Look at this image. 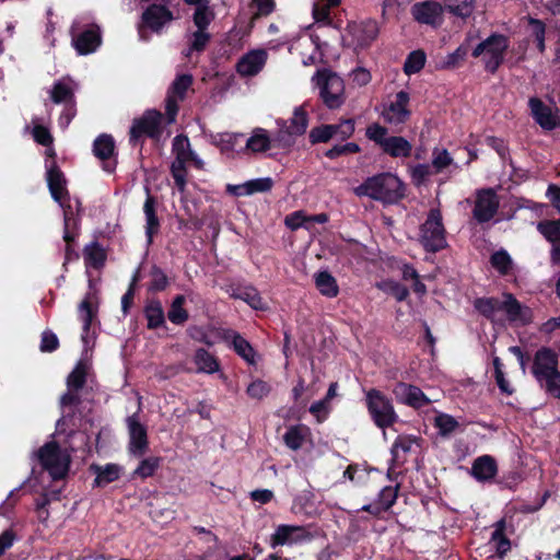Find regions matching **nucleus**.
<instances>
[{
    "mask_svg": "<svg viewBox=\"0 0 560 560\" xmlns=\"http://www.w3.org/2000/svg\"><path fill=\"white\" fill-rule=\"evenodd\" d=\"M357 196H366L383 203H396L405 197L402 182L392 173H380L368 177L354 188Z\"/></svg>",
    "mask_w": 560,
    "mask_h": 560,
    "instance_id": "nucleus-1",
    "label": "nucleus"
},
{
    "mask_svg": "<svg viewBox=\"0 0 560 560\" xmlns=\"http://www.w3.org/2000/svg\"><path fill=\"white\" fill-rule=\"evenodd\" d=\"M172 152L175 159L171 164V175L178 191L184 192L186 190L188 176L186 164L191 162L196 167H200L202 161L191 150L189 138L184 133L177 135L173 139Z\"/></svg>",
    "mask_w": 560,
    "mask_h": 560,
    "instance_id": "nucleus-2",
    "label": "nucleus"
},
{
    "mask_svg": "<svg viewBox=\"0 0 560 560\" xmlns=\"http://www.w3.org/2000/svg\"><path fill=\"white\" fill-rule=\"evenodd\" d=\"M365 406L374 424L382 430L393 427L398 421L393 401L383 392L371 388L365 394Z\"/></svg>",
    "mask_w": 560,
    "mask_h": 560,
    "instance_id": "nucleus-3",
    "label": "nucleus"
},
{
    "mask_svg": "<svg viewBox=\"0 0 560 560\" xmlns=\"http://www.w3.org/2000/svg\"><path fill=\"white\" fill-rule=\"evenodd\" d=\"M37 459L42 468L48 471L54 480L65 478L71 463L68 452L62 450L56 441L47 442L39 447Z\"/></svg>",
    "mask_w": 560,
    "mask_h": 560,
    "instance_id": "nucleus-4",
    "label": "nucleus"
},
{
    "mask_svg": "<svg viewBox=\"0 0 560 560\" xmlns=\"http://www.w3.org/2000/svg\"><path fill=\"white\" fill-rule=\"evenodd\" d=\"M446 231L439 208L430 209L425 221L420 225V243L428 253H438L446 247Z\"/></svg>",
    "mask_w": 560,
    "mask_h": 560,
    "instance_id": "nucleus-5",
    "label": "nucleus"
},
{
    "mask_svg": "<svg viewBox=\"0 0 560 560\" xmlns=\"http://www.w3.org/2000/svg\"><path fill=\"white\" fill-rule=\"evenodd\" d=\"M319 88V95L323 103L330 109L339 108L345 103V83L335 72L323 69L314 77Z\"/></svg>",
    "mask_w": 560,
    "mask_h": 560,
    "instance_id": "nucleus-6",
    "label": "nucleus"
},
{
    "mask_svg": "<svg viewBox=\"0 0 560 560\" xmlns=\"http://www.w3.org/2000/svg\"><path fill=\"white\" fill-rule=\"evenodd\" d=\"M162 113L156 109H148L144 114L133 119L129 130V143L132 147H142L143 137L159 140L162 136Z\"/></svg>",
    "mask_w": 560,
    "mask_h": 560,
    "instance_id": "nucleus-7",
    "label": "nucleus"
},
{
    "mask_svg": "<svg viewBox=\"0 0 560 560\" xmlns=\"http://www.w3.org/2000/svg\"><path fill=\"white\" fill-rule=\"evenodd\" d=\"M355 122L352 118L342 119L338 124H322L313 127L308 133L311 144L327 143L332 138L345 141L353 136Z\"/></svg>",
    "mask_w": 560,
    "mask_h": 560,
    "instance_id": "nucleus-8",
    "label": "nucleus"
},
{
    "mask_svg": "<svg viewBox=\"0 0 560 560\" xmlns=\"http://www.w3.org/2000/svg\"><path fill=\"white\" fill-rule=\"evenodd\" d=\"M559 371V354L547 346L540 347L532 359L530 373L534 378L542 385L544 381L550 378Z\"/></svg>",
    "mask_w": 560,
    "mask_h": 560,
    "instance_id": "nucleus-9",
    "label": "nucleus"
},
{
    "mask_svg": "<svg viewBox=\"0 0 560 560\" xmlns=\"http://www.w3.org/2000/svg\"><path fill=\"white\" fill-rule=\"evenodd\" d=\"M500 201L497 192L492 188H482L477 191L472 218L483 224L491 221L497 214Z\"/></svg>",
    "mask_w": 560,
    "mask_h": 560,
    "instance_id": "nucleus-10",
    "label": "nucleus"
},
{
    "mask_svg": "<svg viewBox=\"0 0 560 560\" xmlns=\"http://www.w3.org/2000/svg\"><path fill=\"white\" fill-rule=\"evenodd\" d=\"M173 20L174 14L165 4L151 3L142 12L139 32L142 28H148L153 33L160 34L164 26Z\"/></svg>",
    "mask_w": 560,
    "mask_h": 560,
    "instance_id": "nucleus-11",
    "label": "nucleus"
},
{
    "mask_svg": "<svg viewBox=\"0 0 560 560\" xmlns=\"http://www.w3.org/2000/svg\"><path fill=\"white\" fill-rule=\"evenodd\" d=\"M412 19L431 27H439L443 22V7L434 0H423L413 3L410 8Z\"/></svg>",
    "mask_w": 560,
    "mask_h": 560,
    "instance_id": "nucleus-12",
    "label": "nucleus"
},
{
    "mask_svg": "<svg viewBox=\"0 0 560 560\" xmlns=\"http://www.w3.org/2000/svg\"><path fill=\"white\" fill-rule=\"evenodd\" d=\"M528 107L535 122L545 131H552L560 127V117L557 114L558 109L553 110L539 97H530L528 100Z\"/></svg>",
    "mask_w": 560,
    "mask_h": 560,
    "instance_id": "nucleus-13",
    "label": "nucleus"
},
{
    "mask_svg": "<svg viewBox=\"0 0 560 560\" xmlns=\"http://www.w3.org/2000/svg\"><path fill=\"white\" fill-rule=\"evenodd\" d=\"M126 421L129 433V453L136 457H142L149 448L147 428L139 421L137 413L127 417Z\"/></svg>",
    "mask_w": 560,
    "mask_h": 560,
    "instance_id": "nucleus-14",
    "label": "nucleus"
},
{
    "mask_svg": "<svg viewBox=\"0 0 560 560\" xmlns=\"http://www.w3.org/2000/svg\"><path fill=\"white\" fill-rule=\"evenodd\" d=\"M47 184L52 199L57 201L65 211V208L70 205V196L66 187L67 180L65 174L56 161H52L47 166Z\"/></svg>",
    "mask_w": 560,
    "mask_h": 560,
    "instance_id": "nucleus-15",
    "label": "nucleus"
},
{
    "mask_svg": "<svg viewBox=\"0 0 560 560\" xmlns=\"http://www.w3.org/2000/svg\"><path fill=\"white\" fill-rule=\"evenodd\" d=\"M313 535L304 527L299 525H279L270 537V547L276 548L292 542L310 541Z\"/></svg>",
    "mask_w": 560,
    "mask_h": 560,
    "instance_id": "nucleus-16",
    "label": "nucleus"
},
{
    "mask_svg": "<svg viewBox=\"0 0 560 560\" xmlns=\"http://www.w3.org/2000/svg\"><path fill=\"white\" fill-rule=\"evenodd\" d=\"M115 149V140L107 133L100 135L93 142V154L103 162V170L107 173H113L117 165L116 159H113Z\"/></svg>",
    "mask_w": 560,
    "mask_h": 560,
    "instance_id": "nucleus-17",
    "label": "nucleus"
},
{
    "mask_svg": "<svg viewBox=\"0 0 560 560\" xmlns=\"http://www.w3.org/2000/svg\"><path fill=\"white\" fill-rule=\"evenodd\" d=\"M102 44L101 28L96 24L90 25L86 30L72 35V45L79 55L94 52Z\"/></svg>",
    "mask_w": 560,
    "mask_h": 560,
    "instance_id": "nucleus-18",
    "label": "nucleus"
},
{
    "mask_svg": "<svg viewBox=\"0 0 560 560\" xmlns=\"http://www.w3.org/2000/svg\"><path fill=\"white\" fill-rule=\"evenodd\" d=\"M219 337L247 363L255 364L256 352L252 345L240 332L233 329H221Z\"/></svg>",
    "mask_w": 560,
    "mask_h": 560,
    "instance_id": "nucleus-19",
    "label": "nucleus"
},
{
    "mask_svg": "<svg viewBox=\"0 0 560 560\" xmlns=\"http://www.w3.org/2000/svg\"><path fill=\"white\" fill-rule=\"evenodd\" d=\"M394 394L400 402L415 409L422 408L430 404V399L416 385L399 382L394 388Z\"/></svg>",
    "mask_w": 560,
    "mask_h": 560,
    "instance_id": "nucleus-20",
    "label": "nucleus"
},
{
    "mask_svg": "<svg viewBox=\"0 0 560 560\" xmlns=\"http://www.w3.org/2000/svg\"><path fill=\"white\" fill-rule=\"evenodd\" d=\"M409 101V93L404 90L399 91L395 101L388 105L383 114L385 120L390 124H405L411 115V112L407 108Z\"/></svg>",
    "mask_w": 560,
    "mask_h": 560,
    "instance_id": "nucleus-21",
    "label": "nucleus"
},
{
    "mask_svg": "<svg viewBox=\"0 0 560 560\" xmlns=\"http://www.w3.org/2000/svg\"><path fill=\"white\" fill-rule=\"evenodd\" d=\"M504 301L500 303V310L506 313L510 322H520L526 325L530 322L532 313L528 307H523L512 293H504Z\"/></svg>",
    "mask_w": 560,
    "mask_h": 560,
    "instance_id": "nucleus-22",
    "label": "nucleus"
},
{
    "mask_svg": "<svg viewBox=\"0 0 560 560\" xmlns=\"http://www.w3.org/2000/svg\"><path fill=\"white\" fill-rule=\"evenodd\" d=\"M147 198L143 205V212L145 214V235L148 244L153 243V237L160 231V220L156 214V198L151 195L149 187H145Z\"/></svg>",
    "mask_w": 560,
    "mask_h": 560,
    "instance_id": "nucleus-23",
    "label": "nucleus"
},
{
    "mask_svg": "<svg viewBox=\"0 0 560 560\" xmlns=\"http://www.w3.org/2000/svg\"><path fill=\"white\" fill-rule=\"evenodd\" d=\"M488 57L483 58L485 70L491 74H495L505 60V55L510 46L509 37L501 34V38L497 39Z\"/></svg>",
    "mask_w": 560,
    "mask_h": 560,
    "instance_id": "nucleus-24",
    "label": "nucleus"
},
{
    "mask_svg": "<svg viewBox=\"0 0 560 560\" xmlns=\"http://www.w3.org/2000/svg\"><path fill=\"white\" fill-rule=\"evenodd\" d=\"M267 52L262 49L253 50L244 55L236 65V70L242 75H256L265 66Z\"/></svg>",
    "mask_w": 560,
    "mask_h": 560,
    "instance_id": "nucleus-25",
    "label": "nucleus"
},
{
    "mask_svg": "<svg viewBox=\"0 0 560 560\" xmlns=\"http://www.w3.org/2000/svg\"><path fill=\"white\" fill-rule=\"evenodd\" d=\"M497 474L498 464L491 455L479 456L471 465L470 475L479 482L490 481Z\"/></svg>",
    "mask_w": 560,
    "mask_h": 560,
    "instance_id": "nucleus-26",
    "label": "nucleus"
},
{
    "mask_svg": "<svg viewBox=\"0 0 560 560\" xmlns=\"http://www.w3.org/2000/svg\"><path fill=\"white\" fill-rule=\"evenodd\" d=\"M143 314L147 319V328L155 330L165 327V313L159 299H149L144 305Z\"/></svg>",
    "mask_w": 560,
    "mask_h": 560,
    "instance_id": "nucleus-27",
    "label": "nucleus"
},
{
    "mask_svg": "<svg viewBox=\"0 0 560 560\" xmlns=\"http://www.w3.org/2000/svg\"><path fill=\"white\" fill-rule=\"evenodd\" d=\"M378 32V24L375 20L368 19L362 21L353 31L357 47L366 48L371 46V44L376 39Z\"/></svg>",
    "mask_w": 560,
    "mask_h": 560,
    "instance_id": "nucleus-28",
    "label": "nucleus"
},
{
    "mask_svg": "<svg viewBox=\"0 0 560 560\" xmlns=\"http://www.w3.org/2000/svg\"><path fill=\"white\" fill-rule=\"evenodd\" d=\"M381 150L393 159L409 158L412 153V144L401 136H389Z\"/></svg>",
    "mask_w": 560,
    "mask_h": 560,
    "instance_id": "nucleus-29",
    "label": "nucleus"
},
{
    "mask_svg": "<svg viewBox=\"0 0 560 560\" xmlns=\"http://www.w3.org/2000/svg\"><path fill=\"white\" fill-rule=\"evenodd\" d=\"M90 470L96 475L94 487H105L119 479L121 467L113 463L106 464L105 466L92 464Z\"/></svg>",
    "mask_w": 560,
    "mask_h": 560,
    "instance_id": "nucleus-30",
    "label": "nucleus"
},
{
    "mask_svg": "<svg viewBox=\"0 0 560 560\" xmlns=\"http://www.w3.org/2000/svg\"><path fill=\"white\" fill-rule=\"evenodd\" d=\"M94 299H96L95 293L88 292L78 306L79 318L83 324V331L85 334L90 331L91 326L97 316L98 306L93 303Z\"/></svg>",
    "mask_w": 560,
    "mask_h": 560,
    "instance_id": "nucleus-31",
    "label": "nucleus"
},
{
    "mask_svg": "<svg viewBox=\"0 0 560 560\" xmlns=\"http://www.w3.org/2000/svg\"><path fill=\"white\" fill-rule=\"evenodd\" d=\"M83 256L85 266L95 270L102 269L107 260L106 249L97 241L84 246Z\"/></svg>",
    "mask_w": 560,
    "mask_h": 560,
    "instance_id": "nucleus-32",
    "label": "nucleus"
},
{
    "mask_svg": "<svg viewBox=\"0 0 560 560\" xmlns=\"http://www.w3.org/2000/svg\"><path fill=\"white\" fill-rule=\"evenodd\" d=\"M491 534L490 542L494 545L495 556L503 559L511 550V540L505 535L506 522L504 518L498 521Z\"/></svg>",
    "mask_w": 560,
    "mask_h": 560,
    "instance_id": "nucleus-33",
    "label": "nucleus"
},
{
    "mask_svg": "<svg viewBox=\"0 0 560 560\" xmlns=\"http://www.w3.org/2000/svg\"><path fill=\"white\" fill-rule=\"evenodd\" d=\"M315 285L319 293L326 298H336L339 294V287L335 277L327 270L315 275Z\"/></svg>",
    "mask_w": 560,
    "mask_h": 560,
    "instance_id": "nucleus-34",
    "label": "nucleus"
},
{
    "mask_svg": "<svg viewBox=\"0 0 560 560\" xmlns=\"http://www.w3.org/2000/svg\"><path fill=\"white\" fill-rule=\"evenodd\" d=\"M308 434V427L304 424L291 425L283 435V442L288 448L298 451L303 446Z\"/></svg>",
    "mask_w": 560,
    "mask_h": 560,
    "instance_id": "nucleus-35",
    "label": "nucleus"
},
{
    "mask_svg": "<svg viewBox=\"0 0 560 560\" xmlns=\"http://www.w3.org/2000/svg\"><path fill=\"white\" fill-rule=\"evenodd\" d=\"M186 303V296L184 294H177L167 311L168 320L177 326L184 325L189 319V313L184 307Z\"/></svg>",
    "mask_w": 560,
    "mask_h": 560,
    "instance_id": "nucleus-36",
    "label": "nucleus"
},
{
    "mask_svg": "<svg viewBox=\"0 0 560 560\" xmlns=\"http://www.w3.org/2000/svg\"><path fill=\"white\" fill-rule=\"evenodd\" d=\"M79 219L75 218L71 205L63 211V241L66 246L73 245L79 235Z\"/></svg>",
    "mask_w": 560,
    "mask_h": 560,
    "instance_id": "nucleus-37",
    "label": "nucleus"
},
{
    "mask_svg": "<svg viewBox=\"0 0 560 560\" xmlns=\"http://www.w3.org/2000/svg\"><path fill=\"white\" fill-rule=\"evenodd\" d=\"M89 373V365L85 361L80 360L74 365L73 370L67 376V388L74 390H82L86 384Z\"/></svg>",
    "mask_w": 560,
    "mask_h": 560,
    "instance_id": "nucleus-38",
    "label": "nucleus"
},
{
    "mask_svg": "<svg viewBox=\"0 0 560 560\" xmlns=\"http://www.w3.org/2000/svg\"><path fill=\"white\" fill-rule=\"evenodd\" d=\"M194 362L199 372L212 374L219 371L218 359L203 348H198L194 355Z\"/></svg>",
    "mask_w": 560,
    "mask_h": 560,
    "instance_id": "nucleus-39",
    "label": "nucleus"
},
{
    "mask_svg": "<svg viewBox=\"0 0 560 560\" xmlns=\"http://www.w3.org/2000/svg\"><path fill=\"white\" fill-rule=\"evenodd\" d=\"M245 148L254 153H262L271 148V139L265 129L257 128L246 140Z\"/></svg>",
    "mask_w": 560,
    "mask_h": 560,
    "instance_id": "nucleus-40",
    "label": "nucleus"
},
{
    "mask_svg": "<svg viewBox=\"0 0 560 560\" xmlns=\"http://www.w3.org/2000/svg\"><path fill=\"white\" fill-rule=\"evenodd\" d=\"M231 298L246 302L252 308L262 311L265 303L258 290L253 285L245 287L241 290L234 291Z\"/></svg>",
    "mask_w": 560,
    "mask_h": 560,
    "instance_id": "nucleus-41",
    "label": "nucleus"
},
{
    "mask_svg": "<svg viewBox=\"0 0 560 560\" xmlns=\"http://www.w3.org/2000/svg\"><path fill=\"white\" fill-rule=\"evenodd\" d=\"M50 100L55 104H68L75 101V95L72 86L63 80H58L54 83L50 91Z\"/></svg>",
    "mask_w": 560,
    "mask_h": 560,
    "instance_id": "nucleus-42",
    "label": "nucleus"
},
{
    "mask_svg": "<svg viewBox=\"0 0 560 560\" xmlns=\"http://www.w3.org/2000/svg\"><path fill=\"white\" fill-rule=\"evenodd\" d=\"M150 281L148 282L147 291L149 293L163 292L170 285L167 275L158 265H152L149 271Z\"/></svg>",
    "mask_w": 560,
    "mask_h": 560,
    "instance_id": "nucleus-43",
    "label": "nucleus"
},
{
    "mask_svg": "<svg viewBox=\"0 0 560 560\" xmlns=\"http://www.w3.org/2000/svg\"><path fill=\"white\" fill-rule=\"evenodd\" d=\"M469 47L466 43L459 45L453 52L448 54L440 63L439 69L453 70L458 68L466 59Z\"/></svg>",
    "mask_w": 560,
    "mask_h": 560,
    "instance_id": "nucleus-44",
    "label": "nucleus"
},
{
    "mask_svg": "<svg viewBox=\"0 0 560 560\" xmlns=\"http://www.w3.org/2000/svg\"><path fill=\"white\" fill-rule=\"evenodd\" d=\"M308 126V114L305 106H299L294 109L293 116L290 119V125L287 128L296 137L305 133Z\"/></svg>",
    "mask_w": 560,
    "mask_h": 560,
    "instance_id": "nucleus-45",
    "label": "nucleus"
},
{
    "mask_svg": "<svg viewBox=\"0 0 560 560\" xmlns=\"http://www.w3.org/2000/svg\"><path fill=\"white\" fill-rule=\"evenodd\" d=\"M537 230L552 245L560 244V219L539 221Z\"/></svg>",
    "mask_w": 560,
    "mask_h": 560,
    "instance_id": "nucleus-46",
    "label": "nucleus"
},
{
    "mask_svg": "<svg viewBox=\"0 0 560 560\" xmlns=\"http://www.w3.org/2000/svg\"><path fill=\"white\" fill-rule=\"evenodd\" d=\"M425 61H427V56L423 50H421V49L413 50L408 54V56L405 60L404 68H402L404 72L407 75L416 74L424 68Z\"/></svg>",
    "mask_w": 560,
    "mask_h": 560,
    "instance_id": "nucleus-47",
    "label": "nucleus"
},
{
    "mask_svg": "<svg viewBox=\"0 0 560 560\" xmlns=\"http://www.w3.org/2000/svg\"><path fill=\"white\" fill-rule=\"evenodd\" d=\"M445 8L455 16L467 19L475 9V0H445Z\"/></svg>",
    "mask_w": 560,
    "mask_h": 560,
    "instance_id": "nucleus-48",
    "label": "nucleus"
},
{
    "mask_svg": "<svg viewBox=\"0 0 560 560\" xmlns=\"http://www.w3.org/2000/svg\"><path fill=\"white\" fill-rule=\"evenodd\" d=\"M491 266L502 276H506L512 270L513 261L505 249H499L490 256Z\"/></svg>",
    "mask_w": 560,
    "mask_h": 560,
    "instance_id": "nucleus-49",
    "label": "nucleus"
},
{
    "mask_svg": "<svg viewBox=\"0 0 560 560\" xmlns=\"http://www.w3.org/2000/svg\"><path fill=\"white\" fill-rule=\"evenodd\" d=\"M500 301L497 298H477L474 301L475 310L483 317L491 319L500 310Z\"/></svg>",
    "mask_w": 560,
    "mask_h": 560,
    "instance_id": "nucleus-50",
    "label": "nucleus"
},
{
    "mask_svg": "<svg viewBox=\"0 0 560 560\" xmlns=\"http://www.w3.org/2000/svg\"><path fill=\"white\" fill-rule=\"evenodd\" d=\"M277 122L280 128L275 138L271 140V143L273 142V145L280 149H288L292 147L295 142L296 136L291 133V131L287 128L285 120L279 119Z\"/></svg>",
    "mask_w": 560,
    "mask_h": 560,
    "instance_id": "nucleus-51",
    "label": "nucleus"
},
{
    "mask_svg": "<svg viewBox=\"0 0 560 560\" xmlns=\"http://www.w3.org/2000/svg\"><path fill=\"white\" fill-rule=\"evenodd\" d=\"M192 75L191 74H179L176 77L172 85L170 86L167 94L177 97L183 101L186 96L188 89L192 84Z\"/></svg>",
    "mask_w": 560,
    "mask_h": 560,
    "instance_id": "nucleus-52",
    "label": "nucleus"
},
{
    "mask_svg": "<svg viewBox=\"0 0 560 560\" xmlns=\"http://www.w3.org/2000/svg\"><path fill=\"white\" fill-rule=\"evenodd\" d=\"M243 138V133L223 132L218 135L215 144L221 149L222 152H234L237 151V147H240Z\"/></svg>",
    "mask_w": 560,
    "mask_h": 560,
    "instance_id": "nucleus-53",
    "label": "nucleus"
},
{
    "mask_svg": "<svg viewBox=\"0 0 560 560\" xmlns=\"http://www.w3.org/2000/svg\"><path fill=\"white\" fill-rule=\"evenodd\" d=\"M213 20L214 13L207 3L196 8L192 21L197 30L207 31Z\"/></svg>",
    "mask_w": 560,
    "mask_h": 560,
    "instance_id": "nucleus-54",
    "label": "nucleus"
},
{
    "mask_svg": "<svg viewBox=\"0 0 560 560\" xmlns=\"http://www.w3.org/2000/svg\"><path fill=\"white\" fill-rule=\"evenodd\" d=\"M161 458L156 456H151L142 459L138 467L132 472L133 477H140L141 479H147L152 477L158 468L160 467Z\"/></svg>",
    "mask_w": 560,
    "mask_h": 560,
    "instance_id": "nucleus-55",
    "label": "nucleus"
},
{
    "mask_svg": "<svg viewBox=\"0 0 560 560\" xmlns=\"http://www.w3.org/2000/svg\"><path fill=\"white\" fill-rule=\"evenodd\" d=\"M434 425L442 436H448L459 427L458 421L451 415L439 413L434 419Z\"/></svg>",
    "mask_w": 560,
    "mask_h": 560,
    "instance_id": "nucleus-56",
    "label": "nucleus"
},
{
    "mask_svg": "<svg viewBox=\"0 0 560 560\" xmlns=\"http://www.w3.org/2000/svg\"><path fill=\"white\" fill-rule=\"evenodd\" d=\"M492 364L494 368V378L495 383L501 390V393L510 396L514 393V388L511 386L510 382L505 378V373L503 371V363L499 357H494L492 360Z\"/></svg>",
    "mask_w": 560,
    "mask_h": 560,
    "instance_id": "nucleus-57",
    "label": "nucleus"
},
{
    "mask_svg": "<svg viewBox=\"0 0 560 560\" xmlns=\"http://www.w3.org/2000/svg\"><path fill=\"white\" fill-rule=\"evenodd\" d=\"M210 40H211V35L207 31L196 30L191 34L189 47L185 55L188 57L194 51H196V52L205 51L208 44L210 43Z\"/></svg>",
    "mask_w": 560,
    "mask_h": 560,
    "instance_id": "nucleus-58",
    "label": "nucleus"
},
{
    "mask_svg": "<svg viewBox=\"0 0 560 560\" xmlns=\"http://www.w3.org/2000/svg\"><path fill=\"white\" fill-rule=\"evenodd\" d=\"M400 486H386L381 489L377 494L376 501L382 505L383 510L389 511L396 503Z\"/></svg>",
    "mask_w": 560,
    "mask_h": 560,
    "instance_id": "nucleus-59",
    "label": "nucleus"
},
{
    "mask_svg": "<svg viewBox=\"0 0 560 560\" xmlns=\"http://www.w3.org/2000/svg\"><path fill=\"white\" fill-rule=\"evenodd\" d=\"M361 152V148L355 142H347L345 144H335L332 148L328 149L324 155L329 160H335L340 156H346L350 154H355Z\"/></svg>",
    "mask_w": 560,
    "mask_h": 560,
    "instance_id": "nucleus-60",
    "label": "nucleus"
},
{
    "mask_svg": "<svg viewBox=\"0 0 560 560\" xmlns=\"http://www.w3.org/2000/svg\"><path fill=\"white\" fill-rule=\"evenodd\" d=\"M388 129L378 122H373L366 127L365 136L370 141H373L381 149L384 143L388 140Z\"/></svg>",
    "mask_w": 560,
    "mask_h": 560,
    "instance_id": "nucleus-61",
    "label": "nucleus"
},
{
    "mask_svg": "<svg viewBox=\"0 0 560 560\" xmlns=\"http://www.w3.org/2000/svg\"><path fill=\"white\" fill-rule=\"evenodd\" d=\"M275 182L271 177H260L245 182L248 195L268 192L272 189Z\"/></svg>",
    "mask_w": 560,
    "mask_h": 560,
    "instance_id": "nucleus-62",
    "label": "nucleus"
},
{
    "mask_svg": "<svg viewBox=\"0 0 560 560\" xmlns=\"http://www.w3.org/2000/svg\"><path fill=\"white\" fill-rule=\"evenodd\" d=\"M453 163V158L446 149L435 148L432 152V167L435 173H441Z\"/></svg>",
    "mask_w": 560,
    "mask_h": 560,
    "instance_id": "nucleus-63",
    "label": "nucleus"
},
{
    "mask_svg": "<svg viewBox=\"0 0 560 560\" xmlns=\"http://www.w3.org/2000/svg\"><path fill=\"white\" fill-rule=\"evenodd\" d=\"M256 7V12L250 18L253 25L257 20L269 16L276 10V0H253Z\"/></svg>",
    "mask_w": 560,
    "mask_h": 560,
    "instance_id": "nucleus-64",
    "label": "nucleus"
}]
</instances>
